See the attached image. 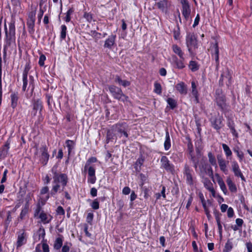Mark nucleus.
Here are the masks:
<instances>
[{
  "mask_svg": "<svg viewBox=\"0 0 252 252\" xmlns=\"http://www.w3.org/2000/svg\"><path fill=\"white\" fill-rule=\"evenodd\" d=\"M52 172L53 173L52 188L50 193L46 196L45 201L49 198L50 195L54 197L58 192L63 191L68 182V177L66 174L58 173L55 166L53 167Z\"/></svg>",
  "mask_w": 252,
  "mask_h": 252,
  "instance_id": "nucleus-1",
  "label": "nucleus"
},
{
  "mask_svg": "<svg viewBox=\"0 0 252 252\" xmlns=\"http://www.w3.org/2000/svg\"><path fill=\"white\" fill-rule=\"evenodd\" d=\"M108 89L114 98L124 102L128 101V97L123 93L120 88L114 85H111L109 86Z\"/></svg>",
  "mask_w": 252,
  "mask_h": 252,
  "instance_id": "nucleus-2",
  "label": "nucleus"
},
{
  "mask_svg": "<svg viewBox=\"0 0 252 252\" xmlns=\"http://www.w3.org/2000/svg\"><path fill=\"white\" fill-rule=\"evenodd\" d=\"M5 36L7 44L10 45L11 42L14 41L15 39V21L11 20L9 24V31H7V29L5 25L4 27Z\"/></svg>",
  "mask_w": 252,
  "mask_h": 252,
  "instance_id": "nucleus-3",
  "label": "nucleus"
},
{
  "mask_svg": "<svg viewBox=\"0 0 252 252\" xmlns=\"http://www.w3.org/2000/svg\"><path fill=\"white\" fill-rule=\"evenodd\" d=\"M186 41L188 51L190 54H192V48H197V41L194 33H187Z\"/></svg>",
  "mask_w": 252,
  "mask_h": 252,
  "instance_id": "nucleus-4",
  "label": "nucleus"
},
{
  "mask_svg": "<svg viewBox=\"0 0 252 252\" xmlns=\"http://www.w3.org/2000/svg\"><path fill=\"white\" fill-rule=\"evenodd\" d=\"M37 150V154L39 155V161L43 165L47 164L49 158V154L48 153L47 147L46 145L42 146L39 149Z\"/></svg>",
  "mask_w": 252,
  "mask_h": 252,
  "instance_id": "nucleus-5",
  "label": "nucleus"
},
{
  "mask_svg": "<svg viewBox=\"0 0 252 252\" xmlns=\"http://www.w3.org/2000/svg\"><path fill=\"white\" fill-rule=\"evenodd\" d=\"M199 169V174L202 177L208 175L212 177L213 172L211 166L205 161H201L198 166Z\"/></svg>",
  "mask_w": 252,
  "mask_h": 252,
  "instance_id": "nucleus-6",
  "label": "nucleus"
},
{
  "mask_svg": "<svg viewBox=\"0 0 252 252\" xmlns=\"http://www.w3.org/2000/svg\"><path fill=\"white\" fill-rule=\"evenodd\" d=\"M215 101L217 105L221 110H223L226 108V99L224 95L222 93L221 90L218 89L216 91Z\"/></svg>",
  "mask_w": 252,
  "mask_h": 252,
  "instance_id": "nucleus-7",
  "label": "nucleus"
},
{
  "mask_svg": "<svg viewBox=\"0 0 252 252\" xmlns=\"http://www.w3.org/2000/svg\"><path fill=\"white\" fill-rule=\"evenodd\" d=\"M125 124H117L112 126L113 130L116 132L117 136L119 138H121L123 135L126 137L127 138L128 137V134L126 131Z\"/></svg>",
  "mask_w": 252,
  "mask_h": 252,
  "instance_id": "nucleus-8",
  "label": "nucleus"
},
{
  "mask_svg": "<svg viewBox=\"0 0 252 252\" xmlns=\"http://www.w3.org/2000/svg\"><path fill=\"white\" fill-rule=\"evenodd\" d=\"M183 173L184 175L186 176V182L187 184L189 185H193V170L192 169L190 168V167L188 165H185Z\"/></svg>",
  "mask_w": 252,
  "mask_h": 252,
  "instance_id": "nucleus-9",
  "label": "nucleus"
},
{
  "mask_svg": "<svg viewBox=\"0 0 252 252\" xmlns=\"http://www.w3.org/2000/svg\"><path fill=\"white\" fill-rule=\"evenodd\" d=\"M181 4L182 5V14L186 20H187L191 12L189 4L187 0H181Z\"/></svg>",
  "mask_w": 252,
  "mask_h": 252,
  "instance_id": "nucleus-10",
  "label": "nucleus"
},
{
  "mask_svg": "<svg viewBox=\"0 0 252 252\" xmlns=\"http://www.w3.org/2000/svg\"><path fill=\"white\" fill-rule=\"evenodd\" d=\"M161 167L167 171L172 172L174 171V166L170 164L169 160L166 156H162L161 158Z\"/></svg>",
  "mask_w": 252,
  "mask_h": 252,
  "instance_id": "nucleus-11",
  "label": "nucleus"
},
{
  "mask_svg": "<svg viewBox=\"0 0 252 252\" xmlns=\"http://www.w3.org/2000/svg\"><path fill=\"white\" fill-rule=\"evenodd\" d=\"M27 242V234L24 230H21L18 233L17 248L21 247Z\"/></svg>",
  "mask_w": 252,
  "mask_h": 252,
  "instance_id": "nucleus-12",
  "label": "nucleus"
},
{
  "mask_svg": "<svg viewBox=\"0 0 252 252\" xmlns=\"http://www.w3.org/2000/svg\"><path fill=\"white\" fill-rule=\"evenodd\" d=\"M43 106L42 102L39 99L34 100L33 103L32 110L31 112V115L32 117H35L36 115L37 111H39V112L42 111Z\"/></svg>",
  "mask_w": 252,
  "mask_h": 252,
  "instance_id": "nucleus-13",
  "label": "nucleus"
},
{
  "mask_svg": "<svg viewBox=\"0 0 252 252\" xmlns=\"http://www.w3.org/2000/svg\"><path fill=\"white\" fill-rule=\"evenodd\" d=\"M231 167L235 176L238 177H240L242 180H244V177L241 171L238 163L236 161H232Z\"/></svg>",
  "mask_w": 252,
  "mask_h": 252,
  "instance_id": "nucleus-14",
  "label": "nucleus"
},
{
  "mask_svg": "<svg viewBox=\"0 0 252 252\" xmlns=\"http://www.w3.org/2000/svg\"><path fill=\"white\" fill-rule=\"evenodd\" d=\"M211 48L212 55L214 57L217 65L218 66L219 64V49L218 43L215 42L212 45Z\"/></svg>",
  "mask_w": 252,
  "mask_h": 252,
  "instance_id": "nucleus-15",
  "label": "nucleus"
},
{
  "mask_svg": "<svg viewBox=\"0 0 252 252\" xmlns=\"http://www.w3.org/2000/svg\"><path fill=\"white\" fill-rule=\"evenodd\" d=\"M217 159L220 170L225 174H226L227 172V162L221 155L217 156Z\"/></svg>",
  "mask_w": 252,
  "mask_h": 252,
  "instance_id": "nucleus-16",
  "label": "nucleus"
},
{
  "mask_svg": "<svg viewBox=\"0 0 252 252\" xmlns=\"http://www.w3.org/2000/svg\"><path fill=\"white\" fill-rule=\"evenodd\" d=\"M175 88L177 91L181 94H186L188 92V88L187 85L183 82H181L176 84Z\"/></svg>",
  "mask_w": 252,
  "mask_h": 252,
  "instance_id": "nucleus-17",
  "label": "nucleus"
},
{
  "mask_svg": "<svg viewBox=\"0 0 252 252\" xmlns=\"http://www.w3.org/2000/svg\"><path fill=\"white\" fill-rule=\"evenodd\" d=\"M116 38V35L111 34L109 35L108 38L105 41L104 47L105 48L111 49L115 43Z\"/></svg>",
  "mask_w": 252,
  "mask_h": 252,
  "instance_id": "nucleus-18",
  "label": "nucleus"
},
{
  "mask_svg": "<svg viewBox=\"0 0 252 252\" xmlns=\"http://www.w3.org/2000/svg\"><path fill=\"white\" fill-rule=\"evenodd\" d=\"M10 141L7 140L5 144L0 149V158H5L8 154L9 149Z\"/></svg>",
  "mask_w": 252,
  "mask_h": 252,
  "instance_id": "nucleus-19",
  "label": "nucleus"
},
{
  "mask_svg": "<svg viewBox=\"0 0 252 252\" xmlns=\"http://www.w3.org/2000/svg\"><path fill=\"white\" fill-rule=\"evenodd\" d=\"M39 218L43 223L46 224L50 222L52 219V217L50 215H47L42 211L39 215Z\"/></svg>",
  "mask_w": 252,
  "mask_h": 252,
  "instance_id": "nucleus-20",
  "label": "nucleus"
},
{
  "mask_svg": "<svg viewBox=\"0 0 252 252\" xmlns=\"http://www.w3.org/2000/svg\"><path fill=\"white\" fill-rule=\"evenodd\" d=\"M172 48L173 52L177 55L180 59L185 60L184 53L179 46L176 44H173L172 46Z\"/></svg>",
  "mask_w": 252,
  "mask_h": 252,
  "instance_id": "nucleus-21",
  "label": "nucleus"
},
{
  "mask_svg": "<svg viewBox=\"0 0 252 252\" xmlns=\"http://www.w3.org/2000/svg\"><path fill=\"white\" fill-rule=\"evenodd\" d=\"M174 63L176 67L179 69H182L185 67L184 63L185 60L179 59L176 56H173L172 57Z\"/></svg>",
  "mask_w": 252,
  "mask_h": 252,
  "instance_id": "nucleus-22",
  "label": "nucleus"
},
{
  "mask_svg": "<svg viewBox=\"0 0 252 252\" xmlns=\"http://www.w3.org/2000/svg\"><path fill=\"white\" fill-rule=\"evenodd\" d=\"M11 106L12 108H15L18 104L19 99L18 93L17 92H13L10 95Z\"/></svg>",
  "mask_w": 252,
  "mask_h": 252,
  "instance_id": "nucleus-23",
  "label": "nucleus"
},
{
  "mask_svg": "<svg viewBox=\"0 0 252 252\" xmlns=\"http://www.w3.org/2000/svg\"><path fill=\"white\" fill-rule=\"evenodd\" d=\"M216 176L217 177V182L220 186V189L224 194H226L227 190L222 179L218 174H217Z\"/></svg>",
  "mask_w": 252,
  "mask_h": 252,
  "instance_id": "nucleus-24",
  "label": "nucleus"
},
{
  "mask_svg": "<svg viewBox=\"0 0 252 252\" xmlns=\"http://www.w3.org/2000/svg\"><path fill=\"white\" fill-rule=\"evenodd\" d=\"M212 126L217 130L220 129L222 126V121L220 118H215L211 121Z\"/></svg>",
  "mask_w": 252,
  "mask_h": 252,
  "instance_id": "nucleus-25",
  "label": "nucleus"
},
{
  "mask_svg": "<svg viewBox=\"0 0 252 252\" xmlns=\"http://www.w3.org/2000/svg\"><path fill=\"white\" fill-rule=\"evenodd\" d=\"M117 135L115 132V131L113 130V127H111V128L108 129L107 131V135H106V143H108L110 140L114 139V138H116Z\"/></svg>",
  "mask_w": 252,
  "mask_h": 252,
  "instance_id": "nucleus-26",
  "label": "nucleus"
},
{
  "mask_svg": "<svg viewBox=\"0 0 252 252\" xmlns=\"http://www.w3.org/2000/svg\"><path fill=\"white\" fill-rule=\"evenodd\" d=\"M220 214L217 213H215V219L216 220L217 225L218 227L219 235L220 237H221L222 234V227L220 223Z\"/></svg>",
  "mask_w": 252,
  "mask_h": 252,
  "instance_id": "nucleus-27",
  "label": "nucleus"
},
{
  "mask_svg": "<svg viewBox=\"0 0 252 252\" xmlns=\"http://www.w3.org/2000/svg\"><path fill=\"white\" fill-rule=\"evenodd\" d=\"M226 183L229 188V189L231 192H236L237 191L236 186L230 178H227L226 180Z\"/></svg>",
  "mask_w": 252,
  "mask_h": 252,
  "instance_id": "nucleus-28",
  "label": "nucleus"
},
{
  "mask_svg": "<svg viewBox=\"0 0 252 252\" xmlns=\"http://www.w3.org/2000/svg\"><path fill=\"white\" fill-rule=\"evenodd\" d=\"M221 78H226L228 80V82L226 83L227 86L230 85L231 84V76L230 73L228 70L223 71L221 74Z\"/></svg>",
  "mask_w": 252,
  "mask_h": 252,
  "instance_id": "nucleus-29",
  "label": "nucleus"
},
{
  "mask_svg": "<svg viewBox=\"0 0 252 252\" xmlns=\"http://www.w3.org/2000/svg\"><path fill=\"white\" fill-rule=\"evenodd\" d=\"M115 81L119 85H122L125 87L128 86L130 84V82L127 80H122L119 76H116Z\"/></svg>",
  "mask_w": 252,
  "mask_h": 252,
  "instance_id": "nucleus-30",
  "label": "nucleus"
},
{
  "mask_svg": "<svg viewBox=\"0 0 252 252\" xmlns=\"http://www.w3.org/2000/svg\"><path fill=\"white\" fill-rule=\"evenodd\" d=\"M30 204L29 203H25L23 208L22 209L20 213L19 218L20 219L23 220L24 217L28 213L29 210Z\"/></svg>",
  "mask_w": 252,
  "mask_h": 252,
  "instance_id": "nucleus-31",
  "label": "nucleus"
},
{
  "mask_svg": "<svg viewBox=\"0 0 252 252\" xmlns=\"http://www.w3.org/2000/svg\"><path fill=\"white\" fill-rule=\"evenodd\" d=\"M164 146L165 150H168L171 147L170 139L168 131H166V132L165 140L164 143Z\"/></svg>",
  "mask_w": 252,
  "mask_h": 252,
  "instance_id": "nucleus-32",
  "label": "nucleus"
},
{
  "mask_svg": "<svg viewBox=\"0 0 252 252\" xmlns=\"http://www.w3.org/2000/svg\"><path fill=\"white\" fill-rule=\"evenodd\" d=\"M34 23L35 21L27 20V25L28 28V31L30 34H33L34 33Z\"/></svg>",
  "mask_w": 252,
  "mask_h": 252,
  "instance_id": "nucleus-33",
  "label": "nucleus"
},
{
  "mask_svg": "<svg viewBox=\"0 0 252 252\" xmlns=\"http://www.w3.org/2000/svg\"><path fill=\"white\" fill-rule=\"evenodd\" d=\"M189 66L191 70L193 72H194L199 69V65L197 63L193 61H191L189 62Z\"/></svg>",
  "mask_w": 252,
  "mask_h": 252,
  "instance_id": "nucleus-34",
  "label": "nucleus"
},
{
  "mask_svg": "<svg viewBox=\"0 0 252 252\" xmlns=\"http://www.w3.org/2000/svg\"><path fill=\"white\" fill-rule=\"evenodd\" d=\"M66 147L68 149V155H69L71 150L74 148V142L70 140H67L65 142Z\"/></svg>",
  "mask_w": 252,
  "mask_h": 252,
  "instance_id": "nucleus-35",
  "label": "nucleus"
},
{
  "mask_svg": "<svg viewBox=\"0 0 252 252\" xmlns=\"http://www.w3.org/2000/svg\"><path fill=\"white\" fill-rule=\"evenodd\" d=\"M233 248L232 242L229 240H227L226 243L224 248L223 250V252H230Z\"/></svg>",
  "mask_w": 252,
  "mask_h": 252,
  "instance_id": "nucleus-36",
  "label": "nucleus"
},
{
  "mask_svg": "<svg viewBox=\"0 0 252 252\" xmlns=\"http://www.w3.org/2000/svg\"><path fill=\"white\" fill-rule=\"evenodd\" d=\"M154 92L158 94H160L162 92L161 86L160 83L156 82L154 83Z\"/></svg>",
  "mask_w": 252,
  "mask_h": 252,
  "instance_id": "nucleus-37",
  "label": "nucleus"
},
{
  "mask_svg": "<svg viewBox=\"0 0 252 252\" xmlns=\"http://www.w3.org/2000/svg\"><path fill=\"white\" fill-rule=\"evenodd\" d=\"M209 161L213 166H217L216 160L215 157L211 152H209L208 154Z\"/></svg>",
  "mask_w": 252,
  "mask_h": 252,
  "instance_id": "nucleus-38",
  "label": "nucleus"
},
{
  "mask_svg": "<svg viewBox=\"0 0 252 252\" xmlns=\"http://www.w3.org/2000/svg\"><path fill=\"white\" fill-rule=\"evenodd\" d=\"M157 5L159 9L164 10L167 7V1L165 0H161L158 2Z\"/></svg>",
  "mask_w": 252,
  "mask_h": 252,
  "instance_id": "nucleus-39",
  "label": "nucleus"
},
{
  "mask_svg": "<svg viewBox=\"0 0 252 252\" xmlns=\"http://www.w3.org/2000/svg\"><path fill=\"white\" fill-rule=\"evenodd\" d=\"M204 185L205 188L208 190L213 188V185L212 182L208 179H205L204 181Z\"/></svg>",
  "mask_w": 252,
  "mask_h": 252,
  "instance_id": "nucleus-40",
  "label": "nucleus"
},
{
  "mask_svg": "<svg viewBox=\"0 0 252 252\" xmlns=\"http://www.w3.org/2000/svg\"><path fill=\"white\" fill-rule=\"evenodd\" d=\"M63 245V240L61 238H58L56 239L54 247V248L56 250H59L62 246Z\"/></svg>",
  "mask_w": 252,
  "mask_h": 252,
  "instance_id": "nucleus-41",
  "label": "nucleus"
},
{
  "mask_svg": "<svg viewBox=\"0 0 252 252\" xmlns=\"http://www.w3.org/2000/svg\"><path fill=\"white\" fill-rule=\"evenodd\" d=\"M97 161V159L95 157H91L89 158L86 162V163L84 167V171H86L88 166H90L91 163L95 162Z\"/></svg>",
  "mask_w": 252,
  "mask_h": 252,
  "instance_id": "nucleus-42",
  "label": "nucleus"
},
{
  "mask_svg": "<svg viewBox=\"0 0 252 252\" xmlns=\"http://www.w3.org/2000/svg\"><path fill=\"white\" fill-rule=\"evenodd\" d=\"M67 28L65 25H63L61 26V32L60 38L61 39H64L66 35Z\"/></svg>",
  "mask_w": 252,
  "mask_h": 252,
  "instance_id": "nucleus-43",
  "label": "nucleus"
},
{
  "mask_svg": "<svg viewBox=\"0 0 252 252\" xmlns=\"http://www.w3.org/2000/svg\"><path fill=\"white\" fill-rule=\"evenodd\" d=\"M222 148L225 152V154L227 157L231 156L232 152L229 147L225 144H222Z\"/></svg>",
  "mask_w": 252,
  "mask_h": 252,
  "instance_id": "nucleus-44",
  "label": "nucleus"
},
{
  "mask_svg": "<svg viewBox=\"0 0 252 252\" xmlns=\"http://www.w3.org/2000/svg\"><path fill=\"white\" fill-rule=\"evenodd\" d=\"M167 102L171 109H173L176 107V102L174 99L170 97L168 98L167 100Z\"/></svg>",
  "mask_w": 252,
  "mask_h": 252,
  "instance_id": "nucleus-45",
  "label": "nucleus"
},
{
  "mask_svg": "<svg viewBox=\"0 0 252 252\" xmlns=\"http://www.w3.org/2000/svg\"><path fill=\"white\" fill-rule=\"evenodd\" d=\"M197 85L194 81L191 82V93L192 95H196V94H198V91L197 90Z\"/></svg>",
  "mask_w": 252,
  "mask_h": 252,
  "instance_id": "nucleus-46",
  "label": "nucleus"
},
{
  "mask_svg": "<svg viewBox=\"0 0 252 252\" xmlns=\"http://www.w3.org/2000/svg\"><path fill=\"white\" fill-rule=\"evenodd\" d=\"M73 10L70 8L68 10L66 13V16H65L64 19L65 21L66 22H69L70 21L71 18H70V15L72 14L73 13Z\"/></svg>",
  "mask_w": 252,
  "mask_h": 252,
  "instance_id": "nucleus-47",
  "label": "nucleus"
},
{
  "mask_svg": "<svg viewBox=\"0 0 252 252\" xmlns=\"http://www.w3.org/2000/svg\"><path fill=\"white\" fill-rule=\"evenodd\" d=\"M180 29L179 27L178 26L177 28V29H174L173 31V36L175 39L178 40L180 39Z\"/></svg>",
  "mask_w": 252,
  "mask_h": 252,
  "instance_id": "nucleus-48",
  "label": "nucleus"
},
{
  "mask_svg": "<svg viewBox=\"0 0 252 252\" xmlns=\"http://www.w3.org/2000/svg\"><path fill=\"white\" fill-rule=\"evenodd\" d=\"M87 170L88 171V176H95V169L93 166H88Z\"/></svg>",
  "mask_w": 252,
  "mask_h": 252,
  "instance_id": "nucleus-49",
  "label": "nucleus"
},
{
  "mask_svg": "<svg viewBox=\"0 0 252 252\" xmlns=\"http://www.w3.org/2000/svg\"><path fill=\"white\" fill-rule=\"evenodd\" d=\"M38 239L39 240L41 238H44L45 232L44 228H40L38 231Z\"/></svg>",
  "mask_w": 252,
  "mask_h": 252,
  "instance_id": "nucleus-50",
  "label": "nucleus"
},
{
  "mask_svg": "<svg viewBox=\"0 0 252 252\" xmlns=\"http://www.w3.org/2000/svg\"><path fill=\"white\" fill-rule=\"evenodd\" d=\"M12 220V217L11 216V213L10 211H8L7 213V216L6 220L5 221V225L7 227L10 224V222Z\"/></svg>",
  "mask_w": 252,
  "mask_h": 252,
  "instance_id": "nucleus-51",
  "label": "nucleus"
},
{
  "mask_svg": "<svg viewBox=\"0 0 252 252\" xmlns=\"http://www.w3.org/2000/svg\"><path fill=\"white\" fill-rule=\"evenodd\" d=\"M28 76H23V87H22V90L23 91H25L26 90V88L28 85V79H27Z\"/></svg>",
  "mask_w": 252,
  "mask_h": 252,
  "instance_id": "nucleus-52",
  "label": "nucleus"
},
{
  "mask_svg": "<svg viewBox=\"0 0 252 252\" xmlns=\"http://www.w3.org/2000/svg\"><path fill=\"white\" fill-rule=\"evenodd\" d=\"M36 15V11L34 10L31 12L28 16V20L35 21V17Z\"/></svg>",
  "mask_w": 252,
  "mask_h": 252,
  "instance_id": "nucleus-53",
  "label": "nucleus"
},
{
  "mask_svg": "<svg viewBox=\"0 0 252 252\" xmlns=\"http://www.w3.org/2000/svg\"><path fill=\"white\" fill-rule=\"evenodd\" d=\"M91 206L92 208L94 210H97L99 209V202L97 200V199H94L91 204Z\"/></svg>",
  "mask_w": 252,
  "mask_h": 252,
  "instance_id": "nucleus-54",
  "label": "nucleus"
},
{
  "mask_svg": "<svg viewBox=\"0 0 252 252\" xmlns=\"http://www.w3.org/2000/svg\"><path fill=\"white\" fill-rule=\"evenodd\" d=\"M31 68L30 63H27L23 72V76H28V72Z\"/></svg>",
  "mask_w": 252,
  "mask_h": 252,
  "instance_id": "nucleus-55",
  "label": "nucleus"
},
{
  "mask_svg": "<svg viewBox=\"0 0 252 252\" xmlns=\"http://www.w3.org/2000/svg\"><path fill=\"white\" fill-rule=\"evenodd\" d=\"M234 152L237 154L238 157L239 158V160L241 161L244 158V154L241 151H239V150L235 149L234 150Z\"/></svg>",
  "mask_w": 252,
  "mask_h": 252,
  "instance_id": "nucleus-56",
  "label": "nucleus"
},
{
  "mask_svg": "<svg viewBox=\"0 0 252 252\" xmlns=\"http://www.w3.org/2000/svg\"><path fill=\"white\" fill-rule=\"evenodd\" d=\"M46 60V57L44 55H41L39 59L38 63L40 66H43L44 64V61Z\"/></svg>",
  "mask_w": 252,
  "mask_h": 252,
  "instance_id": "nucleus-57",
  "label": "nucleus"
},
{
  "mask_svg": "<svg viewBox=\"0 0 252 252\" xmlns=\"http://www.w3.org/2000/svg\"><path fill=\"white\" fill-rule=\"evenodd\" d=\"M56 212L58 215H64L65 214L64 210L62 206L58 207Z\"/></svg>",
  "mask_w": 252,
  "mask_h": 252,
  "instance_id": "nucleus-58",
  "label": "nucleus"
},
{
  "mask_svg": "<svg viewBox=\"0 0 252 252\" xmlns=\"http://www.w3.org/2000/svg\"><path fill=\"white\" fill-rule=\"evenodd\" d=\"M247 252H252V243L251 242H246L245 244Z\"/></svg>",
  "mask_w": 252,
  "mask_h": 252,
  "instance_id": "nucleus-59",
  "label": "nucleus"
},
{
  "mask_svg": "<svg viewBox=\"0 0 252 252\" xmlns=\"http://www.w3.org/2000/svg\"><path fill=\"white\" fill-rule=\"evenodd\" d=\"M84 17L89 22H91L92 20V15L87 12H85L84 14Z\"/></svg>",
  "mask_w": 252,
  "mask_h": 252,
  "instance_id": "nucleus-60",
  "label": "nucleus"
},
{
  "mask_svg": "<svg viewBox=\"0 0 252 252\" xmlns=\"http://www.w3.org/2000/svg\"><path fill=\"white\" fill-rule=\"evenodd\" d=\"M227 214L228 218H232L233 216L234 211L232 208L229 207L228 208Z\"/></svg>",
  "mask_w": 252,
  "mask_h": 252,
  "instance_id": "nucleus-61",
  "label": "nucleus"
},
{
  "mask_svg": "<svg viewBox=\"0 0 252 252\" xmlns=\"http://www.w3.org/2000/svg\"><path fill=\"white\" fill-rule=\"evenodd\" d=\"M199 20H200V16H199V14H197L195 18L194 23L192 26L193 28L195 27L196 26H197L198 25Z\"/></svg>",
  "mask_w": 252,
  "mask_h": 252,
  "instance_id": "nucleus-62",
  "label": "nucleus"
},
{
  "mask_svg": "<svg viewBox=\"0 0 252 252\" xmlns=\"http://www.w3.org/2000/svg\"><path fill=\"white\" fill-rule=\"evenodd\" d=\"M93 216H94V215L92 213H89L88 214L87 217V221L88 223H91V222L93 219Z\"/></svg>",
  "mask_w": 252,
  "mask_h": 252,
  "instance_id": "nucleus-63",
  "label": "nucleus"
},
{
  "mask_svg": "<svg viewBox=\"0 0 252 252\" xmlns=\"http://www.w3.org/2000/svg\"><path fill=\"white\" fill-rule=\"evenodd\" d=\"M42 247L43 252H49V246L46 243H43Z\"/></svg>",
  "mask_w": 252,
  "mask_h": 252,
  "instance_id": "nucleus-64",
  "label": "nucleus"
}]
</instances>
